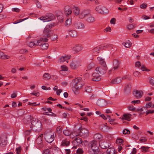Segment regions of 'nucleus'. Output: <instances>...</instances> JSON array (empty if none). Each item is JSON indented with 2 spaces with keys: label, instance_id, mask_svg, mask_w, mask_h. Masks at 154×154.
<instances>
[{
  "label": "nucleus",
  "instance_id": "nucleus-1",
  "mask_svg": "<svg viewBox=\"0 0 154 154\" xmlns=\"http://www.w3.org/2000/svg\"><path fill=\"white\" fill-rule=\"evenodd\" d=\"M31 120V123L32 124V128L35 131H38L41 129L42 123L41 121L36 118H33L31 116H30Z\"/></svg>",
  "mask_w": 154,
  "mask_h": 154
},
{
  "label": "nucleus",
  "instance_id": "nucleus-2",
  "mask_svg": "<svg viewBox=\"0 0 154 154\" xmlns=\"http://www.w3.org/2000/svg\"><path fill=\"white\" fill-rule=\"evenodd\" d=\"M80 79L76 78L71 83V86H72V89L74 94H77L79 93V91L82 87V86H79L80 85Z\"/></svg>",
  "mask_w": 154,
  "mask_h": 154
},
{
  "label": "nucleus",
  "instance_id": "nucleus-3",
  "mask_svg": "<svg viewBox=\"0 0 154 154\" xmlns=\"http://www.w3.org/2000/svg\"><path fill=\"white\" fill-rule=\"evenodd\" d=\"M52 27V25L51 24L48 25L46 26L44 29L42 37L48 38L50 37L51 36V34L53 32L50 29Z\"/></svg>",
  "mask_w": 154,
  "mask_h": 154
},
{
  "label": "nucleus",
  "instance_id": "nucleus-4",
  "mask_svg": "<svg viewBox=\"0 0 154 154\" xmlns=\"http://www.w3.org/2000/svg\"><path fill=\"white\" fill-rule=\"evenodd\" d=\"M44 136L45 140L49 143H52L54 139V134L51 131H46L44 134Z\"/></svg>",
  "mask_w": 154,
  "mask_h": 154
},
{
  "label": "nucleus",
  "instance_id": "nucleus-5",
  "mask_svg": "<svg viewBox=\"0 0 154 154\" xmlns=\"http://www.w3.org/2000/svg\"><path fill=\"white\" fill-rule=\"evenodd\" d=\"M54 15L51 13L47 14L46 15L40 17L39 19L42 20L43 22H48L54 19Z\"/></svg>",
  "mask_w": 154,
  "mask_h": 154
},
{
  "label": "nucleus",
  "instance_id": "nucleus-6",
  "mask_svg": "<svg viewBox=\"0 0 154 154\" xmlns=\"http://www.w3.org/2000/svg\"><path fill=\"white\" fill-rule=\"evenodd\" d=\"M91 147L95 154H97L99 152V147L97 142L95 141H93L90 143Z\"/></svg>",
  "mask_w": 154,
  "mask_h": 154
},
{
  "label": "nucleus",
  "instance_id": "nucleus-7",
  "mask_svg": "<svg viewBox=\"0 0 154 154\" xmlns=\"http://www.w3.org/2000/svg\"><path fill=\"white\" fill-rule=\"evenodd\" d=\"M99 145L102 149L107 148L110 146L109 141L107 140L103 139L100 141Z\"/></svg>",
  "mask_w": 154,
  "mask_h": 154
},
{
  "label": "nucleus",
  "instance_id": "nucleus-8",
  "mask_svg": "<svg viewBox=\"0 0 154 154\" xmlns=\"http://www.w3.org/2000/svg\"><path fill=\"white\" fill-rule=\"evenodd\" d=\"M95 10L98 12L102 14H106L108 12L106 8L100 5L97 6L95 8Z\"/></svg>",
  "mask_w": 154,
  "mask_h": 154
},
{
  "label": "nucleus",
  "instance_id": "nucleus-9",
  "mask_svg": "<svg viewBox=\"0 0 154 154\" xmlns=\"http://www.w3.org/2000/svg\"><path fill=\"white\" fill-rule=\"evenodd\" d=\"M107 69V66H102L100 67H97L95 69V71L100 74H103L106 72Z\"/></svg>",
  "mask_w": 154,
  "mask_h": 154
},
{
  "label": "nucleus",
  "instance_id": "nucleus-10",
  "mask_svg": "<svg viewBox=\"0 0 154 154\" xmlns=\"http://www.w3.org/2000/svg\"><path fill=\"white\" fill-rule=\"evenodd\" d=\"M71 55H65L61 56L58 59V62L60 63H61L66 61L67 63H68V60L71 58Z\"/></svg>",
  "mask_w": 154,
  "mask_h": 154
},
{
  "label": "nucleus",
  "instance_id": "nucleus-11",
  "mask_svg": "<svg viewBox=\"0 0 154 154\" xmlns=\"http://www.w3.org/2000/svg\"><path fill=\"white\" fill-rule=\"evenodd\" d=\"M81 63L79 61H72L70 64V67L72 69H75L81 66Z\"/></svg>",
  "mask_w": 154,
  "mask_h": 154
},
{
  "label": "nucleus",
  "instance_id": "nucleus-12",
  "mask_svg": "<svg viewBox=\"0 0 154 154\" xmlns=\"http://www.w3.org/2000/svg\"><path fill=\"white\" fill-rule=\"evenodd\" d=\"M73 26L76 29H83L85 28V25L82 23L79 22H75Z\"/></svg>",
  "mask_w": 154,
  "mask_h": 154
},
{
  "label": "nucleus",
  "instance_id": "nucleus-13",
  "mask_svg": "<svg viewBox=\"0 0 154 154\" xmlns=\"http://www.w3.org/2000/svg\"><path fill=\"white\" fill-rule=\"evenodd\" d=\"M119 62L118 60L116 59L114 60L113 61L114 67L111 70L109 71V72L114 71L115 70L117 69L119 67Z\"/></svg>",
  "mask_w": 154,
  "mask_h": 154
},
{
  "label": "nucleus",
  "instance_id": "nucleus-14",
  "mask_svg": "<svg viewBox=\"0 0 154 154\" xmlns=\"http://www.w3.org/2000/svg\"><path fill=\"white\" fill-rule=\"evenodd\" d=\"M48 41V39L47 38H44L43 37L40 38L35 43L36 46H41L42 44V42H46Z\"/></svg>",
  "mask_w": 154,
  "mask_h": 154
},
{
  "label": "nucleus",
  "instance_id": "nucleus-15",
  "mask_svg": "<svg viewBox=\"0 0 154 154\" xmlns=\"http://www.w3.org/2000/svg\"><path fill=\"white\" fill-rule=\"evenodd\" d=\"M133 94L137 99H139L141 97L143 93L142 91L136 90L134 91Z\"/></svg>",
  "mask_w": 154,
  "mask_h": 154
},
{
  "label": "nucleus",
  "instance_id": "nucleus-16",
  "mask_svg": "<svg viewBox=\"0 0 154 154\" xmlns=\"http://www.w3.org/2000/svg\"><path fill=\"white\" fill-rule=\"evenodd\" d=\"M7 144L6 137L5 135L0 137V146H3Z\"/></svg>",
  "mask_w": 154,
  "mask_h": 154
},
{
  "label": "nucleus",
  "instance_id": "nucleus-17",
  "mask_svg": "<svg viewBox=\"0 0 154 154\" xmlns=\"http://www.w3.org/2000/svg\"><path fill=\"white\" fill-rule=\"evenodd\" d=\"M99 73L96 72H94L92 74V79L94 81H98L100 80L101 79L100 76L99 75Z\"/></svg>",
  "mask_w": 154,
  "mask_h": 154
},
{
  "label": "nucleus",
  "instance_id": "nucleus-18",
  "mask_svg": "<svg viewBox=\"0 0 154 154\" xmlns=\"http://www.w3.org/2000/svg\"><path fill=\"white\" fill-rule=\"evenodd\" d=\"M85 20L87 22L90 23H93L95 21L94 17L91 14L88 15L86 18Z\"/></svg>",
  "mask_w": 154,
  "mask_h": 154
},
{
  "label": "nucleus",
  "instance_id": "nucleus-19",
  "mask_svg": "<svg viewBox=\"0 0 154 154\" xmlns=\"http://www.w3.org/2000/svg\"><path fill=\"white\" fill-rule=\"evenodd\" d=\"M72 51L74 53H77L81 51L82 47L79 45H75L71 49Z\"/></svg>",
  "mask_w": 154,
  "mask_h": 154
},
{
  "label": "nucleus",
  "instance_id": "nucleus-20",
  "mask_svg": "<svg viewBox=\"0 0 154 154\" xmlns=\"http://www.w3.org/2000/svg\"><path fill=\"white\" fill-rule=\"evenodd\" d=\"M131 116L132 115L130 113H125L123 114L122 119L123 120H125L129 121L131 120L130 118Z\"/></svg>",
  "mask_w": 154,
  "mask_h": 154
},
{
  "label": "nucleus",
  "instance_id": "nucleus-21",
  "mask_svg": "<svg viewBox=\"0 0 154 154\" xmlns=\"http://www.w3.org/2000/svg\"><path fill=\"white\" fill-rule=\"evenodd\" d=\"M97 103L98 105L101 106H104L106 105L107 104L106 101L103 99L98 100Z\"/></svg>",
  "mask_w": 154,
  "mask_h": 154
},
{
  "label": "nucleus",
  "instance_id": "nucleus-22",
  "mask_svg": "<svg viewBox=\"0 0 154 154\" xmlns=\"http://www.w3.org/2000/svg\"><path fill=\"white\" fill-rule=\"evenodd\" d=\"M122 81V79L121 78L118 77L112 80L110 83L112 85L117 84L120 83Z\"/></svg>",
  "mask_w": 154,
  "mask_h": 154
},
{
  "label": "nucleus",
  "instance_id": "nucleus-23",
  "mask_svg": "<svg viewBox=\"0 0 154 154\" xmlns=\"http://www.w3.org/2000/svg\"><path fill=\"white\" fill-rule=\"evenodd\" d=\"M72 11L73 13L75 15H78L80 14V9L78 7H74L72 8Z\"/></svg>",
  "mask_w": 154,
  "mask_h": 154
},
{
  "label": "nucleus",
  "instance_id": "nucleus-24",
  "mask_svg": "<svg viewBox=\"0 0 154 154\" xmlns=\"http://www.w3.org/2000/svg\"><path fill=\"white\" fill-rule=\"evenodd\" d=\"M69 34L72 37H75L77 36V32L74 30H69L68 32Z\"/></svg>",
  "mask_w": 154,
  "mask_h": 154
},
{
  "label": "nucleus",
  "instance_id": "nucleus-25",
  "mask_svg": "<svg viewBox=\"0 0 154 154\" xmlns=\"http://www.w3.org/2000/svg\"><path fill=\"white\" fill-rule=\"evenodd\" d=\"M64 13L66 15H69L72 12V11L68 6H66L64 8Z\"/></svg>",
  "mask_w": 154,
  "mask_h": 154
},
{
  "label": "nucleus",
  "instance_id": "nucleus-26",
  "mask_svg": "<svg viewBox=\"0 0 154 154\" xmlns=\"http://www.w3.org/2000/svg\"><path fill=\"white\" fill-rule=\"evenodd\" d=\"M102 48L101 45L97 46L92 49V52L93 53L96 54L100 50H102Z\"/></svg>",
  "mask_w": 154,
  "mask_h": 154
},
{
  "label": "nucleus",
  "instance_id": "nucleus-27",
  "mask_svg": "<svg viewBox=\"0 0 154 154\" xmlns=\"http://www.w3.org/2000/svg\"><path fill=\"white\" fill-rule=\"evenodd\" d=\"M89 14V12L87 13L86 11H84L82 12L79 15V17L81 19L85 18Z\"/></svg>",
  "mask_w": 154,
  "mask_h": 154
},
{
  "label": "nucleus",
  "instance_id": "nucleus-28",
  "mask_svg": "<svg viewBox=\"0 0 154 154\" xmlns=\"http://www.w3.org/2000/svg\"><path fill=\"white\" fill-rule=\"evenodd\" d=\"M36 142L38 144H39V147L40 148H42L43 146L42 144V139L40 137H38L36 140Z\"/></svg>",
  "mask_w": 154,
  "mask_h": 154
},
{
  "label": "nucleus",
  "instance_id": "nucleus-29",
  "mask_svg": "<svg viewBox=\"0 0 154 154\" xmlns=\"http://www.w3.org/2000/svg\"><path fill=\"white\" fill-rule=\"evenodd\" d=\"M68 70V67L66 66L65 65H62L61 66V70L59 71V73L63 75V71H67Z\"/></svg>",
  "mask_w": 154,
  "mask_h": 154
},
{
  "label": "nucleus",
  "instance_id": "nucleus-30",
  "mask_svg": "<svg viewBox=\"0 0 154 154\" xmlns=\"http://www.w3.org/2000/svg\"><path fill=\"white\" fill-rule=\"evenodd\" d=\"M27 44L29 47L31 48H34L36 46L35 41H33L28 42Z\"/></svg>",
  "mask_w": 154,
  "mask_h": 154
},
{
  "label": "nucleus",
  "instance_id": "nucleus-31",
  "mask_svg": "<svg viewBox=\"0 0 154 154\" xmlns=\"http://www.w3.org/2000/svg\"><path fill=\"white\" fill-rule=\"evenodd\" d=\"M10 57L7 55H5L3 52L0 51V58L2 59L6 60L9 59Z\"/></svg>",
  "mask_w": 154,
  "mask_h": 154
},
{
  "label": "nucleus",
  "instance_id": "nucleus-32",
  "mask_svg": "<svg viewBox=\"0 0 154 154\" xmlns=\"http://www.w3.org/2000/svg\"><path fill=\"white\" fill-rule=\"evenodd\" d=\"M97 60L99 61V63L102 66H106V63L103 59L101 57H97Z\"/></svg>",
  "mask_w": 154,
  "mask_h": 154
},
{
  "label": "nucleus",
  "instance_id": "nucleus-33",
  "mask_svg": "<svg viewBox=\"0 0 154 154\" xmlns=\"http://www.w3.org/2000/svg\"><path fill=\"white\" fill-rule=\"evenodd\" d=\"M115 152L114 148L113 147H110L107 149L106 152L109 154H114Z\"/></svg>",
  "mask_w": 154,
  "mask_h": 154
},
{
  "label": "nucleus",
  "instance_id": "nucleus-34",
  "mask_svg": "<svg viewBox=\"0 0 154 154\" xmlns=\"http://www.w3.org/2000/svg\"><path fill=\"white\" fill-rule=\"evenodd\" d=\"M102 50L105 49L107 48H110L112 47L113 45L111 44H104L103 45H101Z\"/></svg>",
  "mask_w": 154,
  "mask_h": 154
},
{
  "label": "nucleus",
  "instance_id": "nucleus-35",
  "mask_svg": "<svg viewBox=\"0 0 154 154\" xmlns=\"http://www.w3.org/2000/svg\"><path fill=\"white\" fill-rule=\"evenodd\" d=\"M131 89V85L130 84H126L125 87L124 91L125 92H129Z\"/></svg>",
  "mask_w": 154,
  "mask_h": 154
},
{
  "label": "nucleus",
  "instance_id": "nucleus-36",
  "mask_svg": "<svg viewBox=\"0 0 154 154\" xmlns=\"http://www.w3.org/2000/svg\"><path fill=\"white\" fill-rule=\"evenodd\" d=\"M70 142L67 140H63L61 143V146H67L69 145Z\"/></svg>",
  "mask_w": 154,
  "mask_h": 154
},
{
  "label": "nucleus",
  "instance_id": "nucleus-37",
  "mask_svg": "<svg viewBox=\"0 0 154 154\" xmlns=\"http://www.w3.org/2000/svg\"><path fill=\"white\" fill-rule=\"evenodd\" d=\"M80 132L86 136H88V130L85 128L82 129L80 130Z\"/></svg>",
  "mask_w": 154,
  "mask_h": 154
},
{
  "label": "nucleus",
  "instance_id": "nucleus-38",
  "mask_svg": "<svg viewBox=\"0 0 154 154\" xmlns=\"http://www.w3.org/2000/svg\"><path fill=\"white\" fill-rule=\"evenodd\" d=\"M43 78L45 80L49 79L51 78V75L48 73H45L43 75Z\"/></svg>",
  "mask_w": 154,
  "mask_h": 154
},
{
  "label": "nucleus",
  "instance_id": "nucleus-39",
  "mask_svg": "<svg viewBox=\"0 0 154 154\" xmlns=\"http://www.w3.org/2000/svg\"><path fill=\"white\" fill-rule=\"evenodd\" d=\"M128 109L129 110L133 112H136V108L133 106L131 105L128 106Z\"/></svg>",
  "mask_w": 154,
  "mask_h": 154
},
{
  "label": "nucleus",
  "instance_id": "nucleus-40",
  "mask_svg": "<svg viewBox=\"0 0 154 154\" xmlns=\"http://www.w3.org/2000/svg\"><path fill=\"white\" fill-rule=\"evenodd\" d=\"M82 142V140H81V138L79 137L77 138L74 141V143H77V145H79L81 144Z\"/></svg>",
  "mask_w": 154,
  "mask_h": 154
},
{
  "label": "nucleus",
  "instance_id": "nucleus-41",
  "mask_svg": "<svg viewBox=\"0 0 154 154\" xmlns=\"http://www.w3.org/2000/svg\"><path fill=\"white\" fill-rule=\"evenodd\" d=\"M48 45L47 43H44L42 44L41 46V47L43 50H46L48 49Z\"/></svg>",
  "mask_w": 154,
  "mask_h": 154
},
{
  "label": "nucleus",
  "instance_id": "nucleus-42",
  "mask_svg": "<svg viewBox=\"0 0 154 154\" xmlns=\"http://www.w3.org/2000/svg\"><path fill=\"white\" fill-rule=\"evenodd\" d=\"M63 133L65 135L70 136L71 132L68 130H65L63 131Z\"/></svg>",
  "mask_w": 154,
  "mask_h": 154
},
{
  "label": "nucleus",
  "instance_id": "nucleus-43",
  "mask_svg": "<svg viewBox=\"0 0 154 154\" xmlns=\"http://www.w3.org/2000/svg\"><path fill=\"white\" fill-rule=\"evenodd\" d=\"M122 45L124 46L125 47L127 48H130L131 45V43L129 42H123L122 43Z\"/></svg>",
  "mask_w": 154,
  "mask_h": 154
},
{
  "label": "nucleus",
  "instance_id": "nucleus-44",
  "mask_svg": "<svg viewBox=\"0 0 154 154\" xmlns=\"http://www.w3.org/2000/svg\"><path fill=\"white\" fill-rule=\"evenodd\" d=\"M72 23V19L70 18L67 19L66 21L65 24L66 26H69Z\"/></svg>",
  "mask_w": 154,
  "mask_h": 154
},
{
  "label": "nucleus",
  "instance_id": "nucleus-45",
  "mask_svg": "<svg viewBox=\"0 0 154 154\" xmlns=\"http://www.w3.org/2000/svg\"><path fill=\"white\" fill-rule=\"evenodd\" d=\"M94 137L95 139L99 140L102 138V136L100 134L97 133L94 135Z\"/></svg>",
  "mask_w": 154,
  "mask_h": 154
},
{
  "label": "nucleus",
  "instance_id": "nucleus-46",
  "mask_svg": "<svg viewBox=\"0 0 154 154\" xmlns=\"http://www.w3.org/2000/svg\"><path fill=\"white\" fill-rule=\"evenodd\" d=\"M79 134L77 133L76 132H71V133L70 135V137L71 138H73L75 137H76L79 135Z\"/></svg>",
  "mask_w": 154,
  "mask_h": 154
},
{
  "label": "nucleus",
  "instance_id": "nucleus-47",
  "mask_svg": "<svg viewBox=\"0 0 154 154\" xmlns=\"http://www.w3.org/2000/svg\"><path fill=\"white\" fill-rule=\"evenodd\" d=\"M106 128V126L104 124H102L99 126L100 129L103 131H106L105 128Z\"/></svg>",
  "mask_w": 154,
  "mask_h": 154
},
{
  "label": "nucleus",
  "instance_id": "nucleus-48",
  "mask_svg": "<svg viewBox=\"0 0 154 154\" xmlns=\"http://www.w3.org/2000/svg\"><path fill=\"white\" fill-rule=\"evenodd\" d=\"M28 18H24V19H20L19 20H17L16 21H15L14 22V23L15 24L18 23H20V22H22V21H24V20H27Z\"/></svg>",
  "mask_w": 154,
  "mask_h": 154
},
{
  "label": "nucleus",
  "instance_id": "nucleus-49",
  "mask_svg": "<svg viewBox=\"0 0 154 154\" xmlns=\"http://www.w3.org/2000/svg\"><path fill=\"white\" fill-rule=\"evenodd\" d=\"M92 89L90 87H87L85 88V91L86 92L88 93L91 92V91Z\"/></svg>",
  "mask_w": 154,
  "mask_h": 154
},
{
  "label": "nucleus",
  "instance_id": "nucleus-50",
  "mask_svg": "<svg viewBox=\"0 0 154 154\" xmlns=\"http://www.w3.org/2000/svg\"><path fill=\"white\" fill-rule=\"evenodd\" d=\"M149 148V147H148L143 146L141 147V149L142 152H146L148 151Z\"/></svg>",
  "mask_w": 154,
  "mask_h": 154
},
{
  "label": "nucleus",
  "instance_id": "nucleus-51",
  "mask_svg": "<svg viewBox=\"0 0 154 154\" xmlns=\"http://www.w3.org/2000/svg\"><path fill=\"white\" fill-rule=\"evenodd\" d=\"M141 69L143 71L148 72L150 71V70L146 68L145 66L142 65L141 67Z\"/></svg>",
  "mask_w": 154,
  "mask_h": 154
},
{
  "label": "nucleus",
  "instance_id": "nucleus-52",
  "mask_svg": "<svg viewBox=\"0 0 154 154\" xmlns=\"http://www.w3.org/2000/svg\"><path fill=\"white\" fill-rule=\"evenodd\" d=\"M123 142V140L121 138L117 139L116 140V143L118 144H121Z\"/></svg>",
  "mask_w": 154,
  "mask_h": 154
},
{
  "label": "nucleus",
  "instance_id": "nucleus-53",
  "mask_svg": "<svg viewBox=\"0 0 154 154\" xmlns=\"http://www.w3.org/2000/svg\"><path fill=\"white\" fill-rule=\"evenodd\" d=\"M100 116L103 118L104 120H106L107 119V117L110 118V116H109L106 115L105 116L103 114L100 115Z\"/></svg>",
  "mask_w": 154,
  "mask_h": 154
},
{
  "label": "nucleus",
  "instance_id": "nucleus-54",
  "mask_svg": "<svg viewBox=\"0 0 154 154\" xmlns=\"http://www.w3.org/2000/svg\"><path fill=\"white\" fill-rule=\"evenodd\" d=\"M21 147L20 146L17 148L16 149L17 154H19L21 152Z\"/></svg>",
  "mask_w": 154,
  "mask_h": 154
},
{
  "label": "nucleus",
  "instance_id": "nucleus-55",
  "mask_svg": "<svg viewBox=\"0 0 154 154\" xmlns=\"http://www.w3.org/2000/svg\"><path fill=\"white\" fill-rule=\"evenodd\" d=\"M94 66V64L93 63H91L88 65L87 67V69L89 70H90Z\"/></svg>",
  "mask_w": 154,
  "mask_h": 154
},
{
  "label": "nucleus",
  "instance_id": "nucleus-56",
  "mask_svg": "<svg viewBox=\"0 0 154 154\" xmlns=\"http://www.w3.org/2000/svg\"><path fill=\"white\" fill-rule=\"evenodd\" d=\"M146 107L147 108H149L151 107H152L153 108L154 107V105H152V103L151 102H149L146 105Z\"/></svg>",
  "mask_w": 154,
  "mask_h": 154
},
{
  "label": "nucleus",
  "instance_id": "nucleus-57",
  "mask_svg": "<svg viewBox=\"0 0 154 154\" xmlns=\"http://www.w3.org/2000/svg\"><path fill=\"white\" fill-rule=\"evenodd\" d=\"M36 5L37 7L38 8H40L42 7V5L40 3L38 0H36V2H35Z\"/></svg>",
  "mask_w": 154,
  "mask_h": 154
},
{
  "label": "nucleus",
  "instance_id": "nucleus-58",
  "mask_svg": "<svg viewBox=\"0 0 154 154\" xmlns=\"http://www.w3.org/2000/svg\"><path fill=\"white\" fill-rule=\"evenodd\" d=\"M57 38V35L56 34L52 35L51 36V39L52 40L54 41L56 40Z\"/></svg>",
  "mask_w": 154,
  "mask_h": 154
},
{
  "label": "nucleus",
  "instance_id": "nucleus-59",
  "mask_svg": "<svg viewBox=\"0 0 154 154\" xmlns=\"http://www.w3.org/2000/svg\"><path fill=\"white\" fill-rule=\"evenodd\" d=\"M147 5L146 4H143L140 5V8L141 9H145L146 8Z\"/></svg>",
  "mask_w": 154,
  "mask_h": 154
},
{
  "label": "nucleus",
  "instance_id": "nucleus-60",
  "mask_svg": "<svg viewBox=\"0 0 154 154\" xmlns=\"http://www.w3.org/2000/svg\"><path fill=\"white\" fill-rule=\"evenodd\" d=\"M123 134H128L130 133V131L127 129H125L123 131H122Z\"/></svg>",
  "mask_w": 154,
  "mask_h": 154
},
{
  "label": "nucleus",
  "instance_id": "nucleus-61",
  "mask_svg": "<svg viewBox=\"0 0 154 154\" xmlns=\"http://www.w3.org/2000/svg\"><path fill=\"white\" fill-rule=\"evenodd\" d=\"M135 66L136 67L139 68L142 66L140 63L139 61H137L135 63Z\"/></svg>",
  "mask_w": 154,
  "mask_h": 154
},
{
  "label": "nucleus",
  "instance_id": "nucleus-62",
  "mask_svg": "<svg viewBox=\"0 0 154 154\" xmlns=\"http://www.w3.org/2000/svg\"><path fill=\"white\" fill-rule=\"evenodd\" d=\"M141 18L144 20H148L150 19V17H149L147 16L146 15H143L141 17Z\"/></svg>",
  "mask_w": 154,
  "mask_h": 154
},
{
  "label": "nucleus",
  "instance_id": "nucleus-63",
  "mask_svg": "<svg viewBox=\"0 0 154 154\" xmlns=\"http://www.w3.org/2000/svg\"><path fill=\"white\" fill-rule=\"evenodd\" d=\"M149 82L152 85L154 84V76L150 78Z\"/></svg>",
  "mask_w": 154,
  "mask_h": 154
},
{
  "label": "nucleus",
  "instance_id": "nucleus-64",
  "mask_svg": "<svg viewBox=\"0 0 154 154\" xmlns=\"http://www.w3.org/2000/svg\"><path fill=\"white\" fill-rule=\"evenodd\" d=\"M50 151L48 149H45L43 152V154H50Z\"/></svg>",
  "mask_w": 154,
  "mask_h": 154
}]
</instances>
